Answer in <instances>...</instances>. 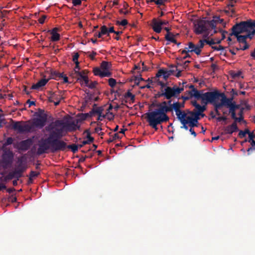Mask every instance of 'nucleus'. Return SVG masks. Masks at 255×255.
I'll return each instance as SVG.
<instances>
[{
    "instance_id": "nucleus-10",
    "label": "nucleus",
    "mask_w": 255,
    "mask_h": 255,
    "mask_svg": "<svg viewBox=\"0 0 255 255\" xmlns=\"http://www.w3.org/2000/svg\"><path fill=\"white\" fill-rule=\"evenodd\" d=\"M206 20L201 19L195 24V32L197 34H200L204 32H207L208 28L206 26Z\"/></svg>"
},
{
    "instance_id": "nucleus-7",
    "label": "nucleus",
    "mask_w": 255,
    "mask_h": 255,
    "mask_svg": "<svg viewBox=\"0 0 255 255\" xmlns=\"http://www.w3.org/2000/svg\"><path fill=\"white\" fill-rule=\"evenodd\" d=\"M12 128L19 133L29 132L32 129V126L27 124L23 121L14 122L12 121L11 125Z\"/></svg>"
},
{
    "instance_id": "nucleus-42",
    "label": "nucleus",
    "mask_w": 255,
    "mask_h": 255,
    "mask_svg": "<svg viewBox=\"0 0 255 255\" xmlns=\"http://www.w3.org/2000/svg\"><path fill=\"white\" fill-rule=\"evenodd\" d=\"M125 98H129L131 101L133 103L135 100V96L133 95L129 91H128L124 95Z\"/></svg>"
},
{
    "instance_id": "nucleus-5",
    "label": "nucleus",
    "mask_w": 255,
    "mask_h": 255,
    "mask_svg": "<svg viewBox=\"0 0 255 255\" xmlns=\"http://www.w3.org/2000/svg\"><path fill=\"white\" fill-rule=\"evenodd\" d=\"M34 115L37 118L33 119V126L40 128L44 127L47 120V115L45 113L44 110L38 109V111L35 112Z\"/></svg>"
},
{
    "instance_id": "nucleus-27",
    "label": "nucleus",
    "mask_w": 255,
    "mask_h": 255,
    "mask_svg": "<svg viewBox=\"0 0 255 255\" xmlns=\"http://www.w3.org/2000/svg\"><path fill=\"white\" fill-rule=\"evenodd\" d=\"M63 77V75L61 73L56 71H51L50 75V77L48 78L49 80L50 79H53L57 80L58 78H60Z\"/></svg>"
},
{
    "instance_id": "nucleus-12",
    "label": "nucleus",
    "mask_w": 255,
    "mask_h": 255,
    "mask_svg": "<svg viewBox=\"0 0 255 255\" xmlns=\"http://www.w3.org/2000/svg\"><path fill=\"white\" fill-rule=\"evenodd\" d=\"M64 125V122L63 120H56L54 122H52L50 124H49L47 127L45 128L46 130L47 131H49L50 133L52 131H54L56 129H59L58 127H62ZM60 129H62L63 130V129L62 128H61Z\"/></svg>"
},
{
    "instance_id": "nucleus-16",
    "label": "nucleus",
    "mask_w": 255,
    "mask_h": 255,
    "mask_svg": "<svg viewBox=\"0 0 255 255\" xmlns=\"http://www.w3.org/2000/svg\"><path fill=\"white\" fill-rule=\"evenodd\" d=\"M62 91H59V94H57L56 92H53L52 91L48 92V101L49 102L52 103L54 100H57L60 99H64V97L61 95V93Z\"/></svg>"
},
{
    "instance_id": "nucleus-38",
    "label": "nucleus",
    "mask_w": 255,
    "mask_h": 255,
    "mask_svg": "<svg viewBox=\"0 0 255 255\" xmlns=\"http://www.w3.org/2000/svg\"><path fill=\"white\" fill-rule=\"evenodd\" d=\"M232 101L231 100L226 105V107L229 108V113L236 112V110L232 105Z\"/></svg>"
},
{
    "instance_id": "nucleus-48",
    "label": "nucleus",
    "mask_w": 255,
    "mask_h": 255,
    "mask_svg": "<svg viewBox=\"0 0 255 255\" xmlns=\"http://www.w3.org/2000/svg\"><path fill=\"white\" fill-rule=\"evenodd\" d=\"M250 132L248 129H246L244 131L240 130L239 133V136L240 138H243L246 136L247 134L249 135Z\"/></svg>"
},
{
    "instance_id": "nucleus-21",
    "label": "nucleus",
    "mask_w": 255,
    "mask_h": 255,
    "mask_svg": "<svg viewBox=\"0 0 255 255\" xmlns=\"http://www.w3.org/2000/svg\"><path fill=\"white\" fill-rule=\"evenodd\" d=\"M234 6H235V5L234 4H233L232 3H229L228 4H227L226 8L225 9H224V11L227 15H228L231 17H233L235 15L236 11H235V9L231 8H233Z\"/></svg>"
},
{
    "instance_id": "nucleus-28",
    "label": "nucleus",
    "mask_w": 255,
    "mask_h": 255,
    "mask_svg": "<svg viewBox=\"0 0 255 255\" xmlns=\"http://www.w3.org/2000/svg\"><path fill=\"white\" fill-rule=\"evenodd\" d=\"M187 123L189 124V126L190 128H194L195 127H197V123L198 122H197L196 120L193 119L192 117L188 116L187 117Z\"/></svg>"
},
{
    "instance_id": "nucleus-22",
    "label": "nucleus",
    "mask_w": 255,
    "mask_h": 255,
    "mask_svg": "<svg viewBox=\"0 0 255 255\" xmlns=\"http://www.w3.org/2000/svg\"><path fill=\"white\" fill-rule=\"evenodd\" d=\"M85 132L87 133V140H83L82 142V144H79L80 148L83 147L84 145L87 144H90L94 140V138L91 136V132L88 130H86Z\"/></svg>"
},
{
    "instance_id": "nucleus-3",
    "label": "nucleus",
    "mask_w": 255,
    "mask_h": 255,
    "mask_svg": "<svg viewBox=\"0 0 255 255\" xmlns=\"http://www.w3.org/2000/svg\"><path fill=\"white\" fill-rule=\"evenodd\" d=\"M230 93L231 97L227 98L224 93H220L218 91L206 92V94L204 95L205 98L204 104L207 105L208 102H213L214 100H219L220 98H221V102H224V103L226 104L231 100H234L235 96H238L239 95H244L246 93L245 91L238 92L236 89H232Z\"/></svg>"
},
{
    "instance_id": "nucleus-32",
    "label": "nucleus",
    "mask_w": 255,
    "mask_h": 255,
    "mask_svg": "<svg viewBox=\"0 0 255 255\" xmlns=\"http://www.w3.org/2000/svg\"><path fill=\"white\" fill-rule=\"evenodd\" d=\"M79 147V145H77L76 144H72L70 145H69L68 146L66 145V148H68L69 149H71V151L74 153H76L78 150V148Z\"/></svg>"
},
{
    "instance_id": "nucleus-26",
    "label": "nucleus",
    "mask_w": 255,
    "mask_h": 255,
    "mask_svg": "<svg viewBox=\"0 0 255 255\" xmlns=\"http://www.w3.org/2000/svg\"><path fill=\"white\" fill-rule=\"evenodd\" d=\"M112 66V64L110 62L103 61L102 62L100 68L103 71H105L107 70H110Z\"/></svg>"
},
{
    "instance_id": "nucleus-59",
    "label": "nucleus",
    "mask_w": 255,
    "mask_h": 255,
    "mask_svg": "<svg viewBox=\"0 0 255 255\" xmlns=\"http://www.w3.org/2000/svg\"><path fill=\"white\" fill-rule=\"evenodd\" d=\"M214 18L216 20L215 22L217 23H224V19L220 18L219 16H214Z\"/></svg>"
},
{
    "instance_id": "nucleus-20",
    "label": "nucleus",
    "mask_w": 255,
    "mask_h": 255,
    "mask_svg": "<svg viewBox=\"0 0 255 255\" xmlns=\"http://www.w3.org/2000/svg\"><path fill=\"white\" fill-rule=\"evenodd\" d=\"M49 79H46L45 77L40 80H39L37 83L33 84L31 87V89L37 90L39 89L40 88L44 86L46 83L48 82Z\"/></svg>"
},
{
    "instance_id": "nucleus-31",
    "label": "nucleus",
    "mask_w": 255,
    "mask_h": 255,
    "mask_svg": "<svg viewBox=\"0 0 255 255\" xmlns=\"http://www.w3.org/2000/svg\"><path fill=\"white\" fill-rule=\"evenodd\" d=\"M206 105L205 104V105L201 106L199 104L193 111H195L196 113L201 114V113H203L206 110Z\"/></svg>"
},
{
    "instance_id": "nucleus-29",
    "label": "nucleus",
    "mask_w": 255,
    "mask_h": 255,
    "mask_svg": "<svg viewBox=\"0 0 255 255\" xmlns=\"http://www.w3.org/2000/svg\"><path fill=\"white\" fill-rule=\"evenodd\" d=\"M25 171L23 170H20V169H15L12 171V174L14 175V178L19 180V178L22 176V173Z\"/></svg>"
},
{
    "instance_id": "nucleus-60",
    "label": "nucleus",
    "mask_w": 255,
    "mask_h": 255,
    "mask_svg": "<svg viewBox=\"0 0 255 255\" xmlns=\"http://www.w3.org/2000/svg\"><path fill=\"white\" fill-rule=\"evenodd\" d=\"M87 53L89 54L88 56L92 60H94L95 57L97 55V53L95 51H92V52H88Z\"/></svg>"
},
{
    "instance_id": "nucleus-8",
    "label": "nucleus",
    "mask_w": 255,
    "mask_h": 255,
    "mask_svg": "<svg viewBox=\"0 0 255 255\" xmlns=\"http://www.w3.org/2000/svg\"><path fill=\"white\" fill-rule=\"evenodd\" d=\"M249 25L248 20L236 23L232 27V32L229 34V35L232 36L248 32L250 29Z\"/></svg>"
},
{
    "instance_id": "nucleus-54",
    "label": "nucleus",
    "mask_w": 255,
    "mask_h": 255,
    "mask_svg": "<svg viewBox=\"0 0 255 255\" xmlns=\"http://www.w3.org/2000/svg\"><path fill=\"white\" fill-rule=\"evenodd\" d=\"M112 76V73L110 71V70H107L105 71H103V73L102 74L103 78L104 77H110Z\"/></svg>"
},
{
    "instance_id": "nucleus-62",
    "label": "nucleus",
    "mask_w": 255,
    "mask_h": 255,
    "mask_svg": "<svg viewBox=\"0 0 255 255\" xmlns=\"http://www.w3.org/2000/svg\"><path fill=\"white\" fill-rule=\"evenodd\" d=\"M249 28L252 29L253 27H255V20L252 21V20L250 19L248 20Z\"/></svg>"
},
{
    "instance_id": "nucleus-13",
    "label": "nucleus",
    "mask_w": 255,
    "mask_h": 255,
    "mask_svg": "<svg viewBox=\"0 0 255 255\" xmlns=\"http://www.w3.org/2000/svg\"><path fill=\"white\" fill-rule=\"evenodd\" d=\"M174 70H166L163 69H160L158 70L156 74L155 78H158L162 77L164 80H167L169 77L173 74Z\"/></svg>"
},
{
    "instance_id": "nucleus-25",
    "label": "nucleus",
    "mask_w": 255,
    "mask_h": 255,
    "mask_svg": "<svg viewBox=\"0 0 255 255\" xmlns=\"http://www.w3.org/2000/svg\"><path fill=\"white\" fill-rule=\"evenodd\" d=\"M217 100H214L213 102H208V104H211L213 105L214 110H219L222 107H226V104L224 103V102H221L220 103L218 102Z\"/></svg>"
},
{
    "instance_id": "nucleus-44",
    "label": "nucleus",
    "mask_w": 255,
    "mask_h": 255,
    "mask_svg": "<svg viewBox=\"0 0 255 255\" xmlns=\"http://www.w3.org/2000/svg\"><path fill=\"white\" fill-rule=\"evenodd\" d=\"M100 32H101V34L104 35H107L108 36L109 35V33L108 32V28L106 25H103L100 28Z\"/></svg>"
},
{
    "instance_id": "nucleus-19",
    "label": "nucleus",
    "mask_w": 255,
    "mask_h": 255,
    "mask_svg": "<svg viewBox=\"0 0 255 255\" xmlns=\"http://www.w3.org/2000/svg\"><path fill=\"white\" fill-rule=\"evenodd\" d=\"M77 123H78V122H77V123H75L74 122H73L71 123H68V124H65L64 123V125L62 127L63 128H66V129L68 131H75L77 129H79L80 127V126L78 125Z\"/></svg>"
},
{
    "instance_id": "nucleus-2",
    "label": "nucleus",
    "mask_w": 255,
    "mask_h": 255,
    "mask_svg": "<svg viewBox=\"0 0 255 255\" xmlns=\"http://www.w3.org/2000/svg\"><path fill=\"white\" fill-rule=\"evenodd\" d=\"M172 112H173L172 104L167 106H162L153 111L145 113V119L149 125L157 130L158 125L169 121V118L167 115V113Z\"/></svg>"
},
{
    "instance_id": "nucleus-6",
    "label": "nucleus",
    "mask_w": 255,
    "mask_h": 255,
    "mask_svg": "<svg viewBox=\"0 0 255 255\" xmlns=\"http://www.w3.org/2000/svg\"><path fill=\"white\" fill-rule=\"evenodd\" d=\"M14 154L10 149H4L0 160V165L4 169H7L10 166L13 160Z\"/></svg>"
},
{
    "instance_id": "nucleus-39",
    "label": "nucleus",
    "mask_w": 255,
    "mask_h": 255,
    "mask_svg": "<svg viewBox=\"0 0 255 255\" xmlns=\"http://www.w3.org/2000/svg\"><path fill=\"white\" fill-rule=\"evenodd\" d=\"M175 35H171L168 36V34H166L165 35V38L166 40L170 41L171 42L174 43L175 44H177V40L175 39Z\"/></svg>"
},
{
    "instance_id": "nucleus-15",
    "label": "nucleus",
    "mask_w": 255,
    "mask_h": 255,
    "mask_svg": "<svg viewBox=\"0 0 255 255\" xmlns=\"http://www.w3.org/2000/svg\"><path fill=\"white\" fill-rule=\"evenodd\" d=\"M17 165L15 169L26 170L27 169L26 158L24 155L21 156L17 158L16 161Z\"/></svg>"
},
{
    "instance_id": "nucleus-61",
    "label": "nucleus",
    "mask_w": 255,
    "mask_h": 255,
    "mask_svg": "<svg viewBox=\"0 0 255 255\" xmlns=\"http://www.w3.org/2000/svg\"><path fill=\"white\" fill-rule=\"evenodd\" d=\"M188 48L190 49V50H194L196 48L197 46L195 45L193 42H190L188 43Z\"/></svg>"
},
{
    "instance_id": "nucleus-47",
    "label": "nucleus",
    "mask_w": 255,
    "mask_h": 255,
    "mask_svg": "<svg viewBox=\"0 0 255 255\" xmlns=\"http://www.w3.org/2000/svg\"><path fill=\"white\" fill-rule=\"evenodd\" d=\"M120 136L119 135V133H115L112 136H111L108 140V142L109 143L110 142H112L115 140H116V139H119L120 138Z\"/></svg>"
},
{
    "instance_id": "nucleus-18",
    "label": "nucleus",
    "mask_w": 255,
    "mask_h": 255,
    "mask_svg": "<svg viewBox=\"0 0 255 255\" xmlns=\"http://www.w3.org/2000/svg\"><path fill=\"white\" fill-rule=\"evenodd\" d=\"M58 30V28L57 27H55L53 28L52 30H48L47 31L51 34V40L53 42L57 41L60 38V34L57 33Z\"/></svg>"
},
{
    "instance_id": "nucleus-14",
    "label": "nucleus",
    "mask_w": 255,
    "mask_h": 255,
    "mask_svg": "<svg viewBox=\"0 0 255 255\" xmlns=\"http://www.w3.org/2000/svg\"><path fill=\"white\" fill-rule=\"evenodd\" d=\"M150 26L153 30L156 33H159L161 32L162 26L160 18H153L151 21Z\"/></svg>"
},
{
    "instance_id": "nucleus-1",
    "label": "nucleus",
    "mask_w": 255,
    "mask_h": 255,
    "mask_svg": "<svg viewBox=\"0 0 255 255\" xmlns=\"http://www.w3.org/2000/svg\"><path fill=\"white\" fill-rule=\"evenodd\" d=\"M63 136L62 129H56L54 131L51 132L48 137L39 144L37 149V154L41 155L49 149L52 152L65 150L66 143L60 140Z\"/></svg>"
},
{
    "instance_id": "nucleus-51",
    "label": "nucleus",
    "mask_w": 255,
    "mask_h": 255,
    "mask_svg": "<svg viewBox=\"0 0 255 255\" xmlns=\"http://www.w3.org/2000/svg\"><path fill=\"white\" fill-rule=\"evenodd\" d=\"M108 83L111 87L113 88L116 86L117 81L115 79L111 78L108 80Z\"/></svg>"
},
{
    "instance_id": "nucleus-43",
    "label": "nucleus",
    "mask_w": 255,
    "mask_h": 255,
    "mask_svg": "<svg viewBox=\"0 0 255 255\" xmlns=\"http://www.w3.org/2000/svg\"><path fill=\"white\" fill-rule=\"evenodd\" d=\"M76 75L78 76L77 80L80 83L83 82V80L87 76V75H83L82 72H80L79 71H77V73Z\"/></svg>"
},
{
    "instance_id": "nucleus-57",
    "label": "nucleus",
    "mask_w": 255,
    "mask_h": 255,
    "mask_svg": "<svg viewBox=\"0 0 255 255\" xmlns=\"http://www.w3.org/2000/svg\"><path fill=\"white\" fill-rule=\"evenodd\" d=\"M204 40L205 43L210 46H212V45L216 44L215 41L213 39H212L210 40L207 39H204Z\"/></svg>"
},
{
    "instance_id": "nucleus-45",
    "label": "nucleus",
    "mask_w": 255,
    "mask_h": 255,
    "mask_svg": "<svg viewBox=\"0 0 255 255\" xmlns=\"http://www.w3.org/2000/svg\"><path fill=\"white\" fill-rule=\"evenodd\" d=\"M13 178H14V175H13L12 172H10L6 176L3 178L2 181L6 182L8 180L12 179Z\"/></svg>"
},
{
    "instance_id": "nucleus-49",
    "label": "nucleus",
    "mask_w": 255,
    "mask_h": 255,
    "mask_svg": "<svg viewBox=\"0 0 255 255\" xmlns=\"http://www.w3.org/2000/svg\"><path fill=\"white\" fill-rule=\"evenodd\" d=\"M248 32V34L244 35V36L246 37V39L247 40V39L248 38L251 39H252L255 33V30H253L252 31H250L249 30Z\"/></svg>"
},
{
    "instance_id": "nucleus-11",
    "label": "nucleus",
    "mask_w": 255,
    "mask_h": 255,
    "mask_svg": "<svg viewBox=\"0 0 255 255\" xmlns=\"http://www.w3.org/2000/svg\"><path fill=\"white\" fill-rule=\"evenodd\" d=\"M33 144V140L31 138H27L18 142L15 146L19 150L25 151L27 150Z\"/></svg>"
},
{
    "instance_id": "nucleus-41",
    "label": "nucleus",
    "mask_w": 255,
    "mask_h": 255,
    "mask_svg": "<svg viewBox=\"0 0 255 255\" xmlns=\"http://www.w3.org/2000/svg\"><path fill=\"white\" fill-rule=\"evenodd\" d=\"M189 113L192 116L191 117H192V118L196 120L197 122H198V121L200 119V115H201V114L196 113L195 112V111L190 112Z\"/></svg>"
},
{
    "instance_id": "nucleus-50",
    "label": "nucleus",
    "mask_w": 255,
    "mask_h": 255,
    "mask_svg": "<svg viewBox=\"0 0 255 255\" xmlns=\"http://www.w3.org/2000/svg\"><path fill=\"white\" fill-rule=\"evenodd\" d=\"M13 140H14V139L12 137H8L6 139V141L3 143V147H5V146H6L11 144L12 143V142H13Z\"/></svg>"
},
{
    "instance_id": "nucleus-35",
    "label": "nucleus",
    "mask_w": 255,
    "mask_h": 255,
    "mask_svg": "<svg viewBox=\"0 0 255 255\" xmlns=\"http://www.w3.org/2000/svg\"><path fill=\"white\" fill-rule=\"evenodd\" d=\"M93 73L95 75L99 76L101 78H103L102 74L103 73V71L101 69V68L96 67L93 69Z\"/></svg>"
},
{
    "instance_id": "nucleus-64",
    "label": "nucleus",
    "mask_w": 255,
    "mask_h": 255,
    "mask_svg": "<svg viewBox=\"0 0 255 255\" xmlns=\"http://www.w3.org/2000/svg\"><path fill=\"white\" fill-rule=\"evenodd\" d=\"M212 48L214 50L219 51L221 50L224 49L225 47L221 45H219V46H212Z\"/></svg>"
},
{
    "instance_id": "nucleus-52",
    "label": "nucleus",
    "mask_w": 255,
    "mask_h": 255,
    "mask_svg": "<svg viewBox=\"0 0 255 255\" xmlns=\"http://www.w3.org/2000/svg\"><path fill=\"white\" fill-rule=\"evenodd\" d=\"M230 114H231L232 118L235 120V121L234 122L237 123V122H241V118H237L236 117V112L230 113Z\"/></svg>"
},
{
    "instance_id": "nucleus-46",
    "label": "nucleus",
    "mask_w": 255,
    "mask_h": 255,
    "mask_svg": "<svg viewBox=\"0 0 255 255\" xmlns=\"http://www.w3.org/2000/svg\"><path fill=\"white\" fill-rule=\"evenodd\" d=\"M187 114L184 112L182 111L181 115L177 118V119L180 121V122L184 121H186L187 120Z\"/></svg>"
},
{
    "instance_id": "nucleus-9",
    "label": "nucleus",
    "mask_w": 255,
    "mask_h": 255,
    "mask_svg": "<svg viewBox=\"0 0 255 255\" xmlns=\"http://www.w3.org/2000/svg\"><path fill=\"white\" fill-rule=\"evenodd\" d=\"M189 88L191 89V91H188V94L190 97H194L197 100L201 99L202 104H204L205 101L204 95L206 94V93H203V90L198 91L193 85H190Z\"/></svg>"
},
{
    "instance_id": "nucleus-36",
    "label": "nucleus",
    "mask_w": 255,
    "mask_h": 255,
    "mask_svg": "<svg viewBox=\"0 0 255 255\" xmlns=\"http://www.w3.org/2000/svg\"><path fill=\"white\" fill-rule=\"evenodd\" d=\"M234 35L237 37V41L239 43L246 44L247 40H246V37L244 36V35H240L239 34Z\"/></svg>"
},
{
    "instance_id": "nucleus-40",
    "label": "nucleus",
    "mask_w": 255,
    "mask_h": 255,
    "mask_svg": "<svg viewBox=\"0 0 255 255\" xmlns=\"http://www.w3.org/2000/svg\"><path fill=\"white\" fill-rule=\"evenodd\" d=\"M133 81L134 84L138 86L140 81H144V79L141 77V75L140 74L139 76H136L134 77Z\"/></svg>"
},
{
    "instance_id": "nucleus-56",
    "label": "nucleus",
    "mask_w": 255,
    "mask_h": 255,
    "mask_svg": "<svg viewBox=\"0 0 255 255\" xmlns=\"http://www.w3.org/2000/svg\"><path fill=\"white\" fill-rule=\"evenodd\" d=\"M79 57V55L78 54V53H75V54L73 55V61L75 63H77V62H78V58Z\"/></svg>"
},
{
    "instance_id": "nucleus-23",
    "label": "nucleus",
    "mask_w": 255,
    "mask_h": 255,
    "mask_svg": "<svg viewBox=\"0 0 255 255\" xmlns=\"http://www.w3.org/2000/svg\"><path fill=\"white\" fill-rule=\"evenodd\" d=\"M199 44L197 45H196L197 46L196 48L194 49V50H190V51H193L195 52L197 55H199L201 52V49L203 48L204 46V39H201L199 40Z\"/></svg>"
},
{
    "instance_id": "nucleus-4",
    "label": "nucleus",
    "mask_w": 255,
    "mask_h": 255,
    "mask_svg": "<svg viewBox=\"0 0 255 255\" xmlns=\"http://www.w3.org/2000/svg\"><path fill=\"white\" fill-rule=\"evenodd\" d=\"M165 99L171 100L172 98H178L180 94L184 90L183 86L179 87L175 85L173 87H170L167 85L166 83H164L163 87Z\"/></svg>"
},
{
    "instance_id": "nucleus-55",
    "label": "nucleus",
    "mask_w": 255,
    "mask_h": 255,
    "mask_svg": "<svg viewBox=\"0 0 255 255\" xmlns=\"http://www.w3.org/2000/svg\"><path fill=\"white\" fill-rule=\"evenodd\" d=\"M39 174H40L39 172L31 171L29 173V177L33 178L34 177H37Z\"/></svg>"
},
{
    "instance_id": "nucleus-24",
    "label": "nucleus",
    "mask_w": 255,
    "mask_h": 255,
    "mask_svg": "<svg viewBox=\"0 0 255 255\" xmlns=\"http://www.w3.org/2000/svg\"><path fill=\"white\" fill-rule=\"evenodd\" d=\"M158 84L160 86V91L158 92L155 95V97L157 98H160L162 97H164L165 98V94H164V90H163V87L164 86V82H163L162 81H159V80H158Z\"/></svg>"
},
{
    "instance_id": "nucleus-34",
    "label": "nucleus",
    "mask_w": 255,
    "mask_h": 255,
    "mask_svg": "<svg viewBox=\"0 0 255 255\" xmlns=\"http://www.w3.org/2000/svg\"><path fill=\"white\" fill-rule=\"evenodd\" d=\"M103 109L102 107H98L96 109H93L92 110V112H94V114H97L100 117H102L103 118L105 117V116L102 115Z\"/></svg>"
},
{
    "instance_id": "nucleus-33",
    "label": "nucleus",
    "mask_w": 255,
    "mask_h": 255,
    "mask_svg": "<svg viewBox=\"0 0 255 255\" xmlns=\"http://www.w3.org/2000/svg\"><path fill=\"white\" fill-rule=\"evenodd\" d=\"M172 104V108H177L179 109L184 108L185 104L184 102H183L182 103H180L178 101L174 102Z\"/></svg>"
},
{
    "instance_id": "nucleus-58",
    "label": "nucleus",
    "mask_w": 255,
    "mask_h": 255,
    "mask_svg": "<svg viewBox=\"0 0 255 255\" xmlns=\"http://www.w3.org/2000/svg\"><path fill=\"white\" fill-rule=\"evenodd\" d=\"M97 85L98 82L97 81L91 82L90 83H89L88 87L90 89H94Z\"/></svg>"
},
{
    "instance_id": "nucleus-17",
    "label": "nucleus",
    "mask_w": 255,
    "mask_h": 255,
    "mask_svg": "<svg viewBox=\"0 0 255 255\" xmlns=\"http://www.w3.org/2000/svg\"><path fill=\"white\" fill-rule=\"evenodd\" d=\"M224 132L226 134H232L233 132L238 130V128L237 123L233 122L231 125L226 127L224 129Z\"/></svg>"
},
{
    "instance_id": "nucleus-30",
    "label": "nucleus",
    "mask_w": 255,
    "mask_h": 255,
    "mask_svg": "<svg viewBox=\"0 0 255 255\" xmlns=\"http://www.w3.org/2000/svg\"><path fill=\"white\" fill-rule=\"evenodd\" d=\"M171 102L172 101L171 100H168V101H163L157 104H154V103H152L150 105V107H157L158 108H160L162 106H167L169 105L172 104Z\"/></svg>"
},
{
    "instance_id": "nucleus-37",
    "label": "nucleus",
    "mask_w": 255,
    "mask_h": 255,
    "mask_svg": "<svg viewBox=\"0 0 255 255\" xmlns=\"http://www.w3.org/2000/svg\"><path fill=\"white\" fill-rule=\"evenodd\" d=\"M215 19L214 18H213V19L211 20H206V24L210 26L212 29H215L216 27L217 23L215 22Z\"/></svg>"
},
{
    "instance_id": "nucleus-63",
    "label": "nucleus",
    "mask_w": 255,
    "mask_h": 255,
    "mask_svg": "<svg viewBox=\"0 0 255 255\" xmlns=\"http://www.w3.org/2000/svg\"><path fill=\"white\" fill-rule=\"evenodd\" d=\"M180 123L182 125V126L181 127V128H184V129H185L186 130H188V127L187 126V125L188 124L187 122L186 121H183V122H180Z\"/></svg>"
},
{
    "instance_id": "nucleus-53",
    "label": "nucleus",
    "mask_w": 255,
    "mask_h": 255,
    "mask_svg": "<svg viewBox=\"0 0 255 255\" xmlns=\"http://www.w3.org/2000/svg\"><path fill=\"white\" fill-rule=\"evenodd\" d=\"M128 24V20L127 19H123L121 21L117 20L116 21V24L118 25L126 26Z\"/></svg>"
}]
</instances>
